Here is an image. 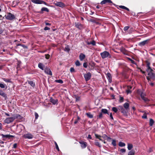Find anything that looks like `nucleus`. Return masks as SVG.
Returning a JSON list of instances; mask_svg holds the SVG:
<instances>
[{
	"mask_svg": "<svg viewBox=\"0 0 155 155\" xmlns=\"http://www.w3.org/2000/svg\"><path fill=\"white\" fill-rule=\"evenodd\" d=\"M150 63L149 62L147 63V71L148 73V76L147 77V78L149 80L151 79H153L155 77V74L152 73V70L150 67Z\"/></svg>",
	"mask_w": 155,
	"mask_h": 155,
	"instance_id": "1",
	"label": "nucleus"
},
{
	"mask_svg": "<svg viewBox=\"0 0 155 155\" xmlns=\"http://www.w3.org/2000/svg\"><path fill=\"white\" fill-rule=\"evenodd\" d=\"M100 54L103 59H104L107 57H109V58H111L110 54L109 52L106 51L101 53Z\"/></svg>",
	"mask_w": 155,
	"mask_h": 155,
	"instance_id": "2",
	"label": "nucleus"
},
{
	"mask_svg": "<svg viewBox=\"0 0 155 155\" xmlns=\"http://www.w3.org/2000/svg\"><path fill=\"white\" fill-rule=\"evenodd\" d=\"M5 18L8 20H12L15 18V16L12 14L10 13H7L5 16Z\"/></svg>",
	"mask_w": 155,
	"mask_h": 155,
	"instance_id": "3",
	"label": "nucleus"
},
{
	"mask_svg": "<svg viewBox=\"0 0 155 155\" xmlns=\"http://www.w3.org/2000/svg\"><path fill=\"white\" fill-rule=\"evenodd\" d=\"M31 1L33 3L36 4H43L47 6H48V4H47L45 2L41 0H31Z\"/></svg>",
	"mask_w": 155,
	"mask_h": 155,
	"instance_id": "4",
	"label": "nucleus"
},
{
	"mask_svg": "<svg viewBox=\"0 0 155 155\" xmlns=\"http://www.w3.org/2000/svg\"><path fill=\"white\" fill-rule=\"evenodd\" d=\"M23 137L25 139H31L34 136L32 134L28 133L24 134Z\"/></svg>",
	"mask_w": 155,
	"mask_h": 155,
	"instance_id": "5",
	"label": "nucleus"
},
{
	"mask_svg": "<svg viewBox=\"0 0 155 155\" xmlns=\"http://www.w3.org/2000/svg\"><path fill=\"white\" fill-rule=\"evenodd\" d=\"M54 4L56 6L60 7L61 8H63L65 6V4L62 2H55Z\"/></svg>",
	"mask_w": 155,
	"mask_h": 155,
	"instance_id": "6",
	"label": "nucleus"
},
{
	"mask_svg": "<svg viewBox=\"0 0 155 155\" xmlns=\"http://www.w3.org/2000/svg\"><path fill=\"white\" fill-rule=\"evenodd\" d=\"M91 76V74L90 72H88L84 75V77L86 81H87L90 79Z\"/></svg>",
	"mask_w": 155,
	"mask_h": 155,
	"instance_id": "7",
	"label": "nucleus"
},
{
	"mask_svg": "<svg viewBox=\"0 0 155 155\" xmlns=\"http://www.w3.org/2000/svg\"><path fill=\"white\" fill-rule=\"evenodd\" d=\"M14 120V118L13 117H8L5 120V122L7 124L13 122Z\"/></svg>",
	"mask_w": 155,
	"mask_h": 155,
	"instance_id": "8",
	"label": "nucleus"
},
{
	"mask_svg": "<svg viewBox=\"0 0 155 155\" xmlns=\"http://www.w3.org/2000/svg\"><path fill=\"white\" fill-rule=\"evenodd\" d=\"M79 143L81 144V147L82 148H85L87 146V143L85 142L80 141Z\"/></svg>",
	"mask_w": 155,
	"mask_h": 155,
	"instance_id": "9",
	"label": "nucleus"
},
{
	"mask_svg": "<svg viewBox=\"0 0 155 155\" xmlns=\"http://www.w3.org/2000/svg\"><path fill=\"white\" fill-rule=\"evenodd\" d=\"M107 3H112V2L110 0H104L101 2V4L103 5Z\"/></svg>",
	"mask_w": 155,
	"mask_h": 155,
	"instance_id": "10",
	"label": "nucleus"
},
{
	"mask_svg": "<svg viewBox=\"0 0 155 155\" xmlns=\"http://www.w3.org/2000/svg\"><path fill=\"white\" fill-rule=\"evenodd\" d=\"M45 72L47 74L51 75L52 74V72L50 69L49 68H46L45 69Z\"/></svg>",
	"mask_w": 155,
	"mask_h": 155,
	"instance_id": "11",
	"label": "nucleus"
},
{
	"mask_svg": "<svg viewBox=\"0 0 155 155\" xmlns=\"http://www.w3.org/2000/svg\"><path fill=\"white\" fill-rule=\"evenodd\" d=\"M50 101L53 104H57L58 100L57 99H54L52 98H51L50 99Z\"/></svg>",
	"mask_w": 155,
	"mask_h": 155,
	"instance_id": "12",
	"label": "nucleus"
},
{
	"mask_svg": "<svg viewBox=\"0 0 155 155\" xmlns=\"http://www.w3.org/2000/svg\"><path fill=\"white\" fill-rule=\"evenodd\" d=\"M85 57L86 56L85 54L81 53L79 55V58L81 61H82L85 58Z\"/></svg>",
	"mask_w": 155,
	"mask_h": 155,
	"instance_id": "13",
	"label": "nucleus"
},
{
	"mask_svg": "<svg viewBox=\"0 0 155 155\" xmlns=\"http://www.w3.org/2000/svg\"><path fill=\"white\" fill-rule=\"evenodd\" d=\"M120 109L121 110V112L124 115L127 114V112L123 108L122 106H120Z\"/></svg>",
	"mask_w": 155,
	"mask_h": 155,
	"instance_id": "14",
	"label": "nucleus"
},
{
	"mask_svg": "<svg viewBox=\"0 0 155 155\" xmlns=\"http://www.w3.org/2000/svg\"><path fill=\"white\" fill-rule=\"evenodd\" d=\"M14 120L16 119H18L20 120H21L22 118V117L18 114H16L14 117Z\"/></svg>",
	"mask_w": 155,
	"mask_h": 155,
	"instance_id": "15",
	"label": "nucleus"
},
{
	"mask_svg": "<svg viewBox=\"0 0 155 155\" xmlns=\"http://www.w3.org/2000/svg\"><path fill=\"white\" fill-rule=\"evenodd\" d=\"M144 94H143V93H142L141 94V98L143 100L147 102L148 101V99L147 98L145 97L144 96Z\"/></svg>",
	"mask_w": 155,
	"mask_h": 155,
	"instance_id": "16",
	"label": "nucleus"
},
{
	"mask_svg": "<svg viewBox=\"0 0 155 155\" xmlns=\"http://www.w3.org/2000/svg\"><path fill=\"white\" fill-rule=\"evenodd\" d=\"M86 43L88 45L91 44L93 45H96L95 41L94 40H93L91 41H86Z\"/></svg>",
	"mask_w": 155,
	"mask_h": 155,
	"instance_id": "17",
	"label": "nucleus"
},
{
	"mask_svg": "<svg viewBox=\"0 0 155 155\" xmlns=\"http://www.w3.org/2000/svg\"><path fill=\"white\" fill-rule=\"evenodd\" d=\"M132 87L131 86H127V89L126 90V92L127 94L130 93L131 92V91L130 90L132 88Z\"/></svg>",
	"mask_w": 155,
	"mask_h": 155,
	"instance_id": "18",
	"label": "nucleus"
},
{
	"mask_svg": "<svg viewBox=\"0 0 155 155\" xmlns=\"http://www.w3.org/2000/svg\"><path fill=\"white\" fill-rule=\"evenodd\" d=\"M124 107L126 110H127L129 109V104L127 103H126L124 104Z\"/></svg>",
	"mask_w": 155,
	"mask_h": 155,
	"instance_id": "19",
	"label": "nucleus"
},
{
	"mask_svg": "<svg viewBox=\"0 0 155 155\" xmlns=\"http://www.w3.org/2000/svg\"><path fill=\"white\" fill-rule=\"evenodd\" d=\"M2 137L3 138L5 137V138H10V137H13L14 136L12 135H5L3 134H2L1 135Z\"/></svg>",
	"mask_w": 155,
	"mask_h": 155,
	"instance_id": "20",
	"label": "nucleus"
},
{
	"mask_svg": "<svg viewBox=\"0 0 155 155\" xmlns=\"http://www.w3.org/2000/svg\"><path fill=\"white\" fill-rule=\"evenodd\" d=\"M120 50L123 54H127V50L124 48H121Z\"/></svg>",
	"mask_w": 155,
	"mask_h": 155,
	"instance_id": "21",
	"label": "nucleus"
},
{
	"mask_svg": "<svg viewBox=\"0 0 155 155\" xmlns=\"http://www.w3.org/2000/svg\"><path fill=\"white\" fill-rule=\"evenodd\" d=\"M101 112L102 113H103L104 114H107L109 115V114L108 113V111L107 109H102L101 110Z\"/></svg>",
	"mask_w": 155,
	"mask_h": 155,
	"instance_id": "22",
	"label": "nucleus"
},
{
	"mask_svg": "<svg viewBox=\"0 0 155 155\" xmlns=\"http://www.w3.org/2000/svg\"><path fill=\"white\" fill-rule=\"evenodd\" d=\"M38 67L42 70H44V66L43 64L41 63H39L38 64Z\"/></svg>",
	"mask_w": 155,
	"mask_h": 155,
	"instance_id": "23",
	"label": "nucleus"
},
{
	"mask_svg": "<svg viewBox=\"0 0 155 155\" xmlns=\"http://www.w3.org/2000/svg\"><path fill=\"white\" fill-rule=\"evenodd\" d=\"M147 40L143 41H142V42L140 43L139 45L140 46L144 45L147 43Z\"/></svg>",
	"mask_w": 155,
	"mask_h": 155,
	"instance_id": "24",
	"label": "nucleus"
},
{
	"mask_svg": "<svg viewBox=\"0 0 155 155\" xmlns=\"http://www.w3.org/2000/svg\"><path fill=\"white\" fill-rule=\"evenodd\" d=\"M133 146L132 144L130 143H128L127 148L128 150H131L133 148Z\"/></svg>",
	"mask_w": 155,
	"mask_h": 155,
	"instance_id": "25",
	"label": "nucleus"
},
{
	"mask_svg": "<svg viewBox=\"0 0 155 155\" xmlns=\"http://www.w3.org/2000/svg\"><path fill=\"white\" fill-rule=\"evenodd\" d=\"M118 145L120 147H123L125 146V144L122 142H120L118 143Z\"/></svg>",
	"mask_w": 155,
	"mask_h": 155,
	"instance_id": "26",
	"label": "nucleus"
},
{
	"mask_svg": "<svg viewBox=\"0 0 155 155\" xmlns=\"http://www.w3.org/2000/svg\"><path fill=\"white\" fill-rule=\"evenodd\" d=\"M119 7L120 8L124 9L127 10L128 11H129V9L128 8H127V7L123 5H120L119 6Z\"/></svg>",
	"mask_w": 155,
	"mask_h": 155,
	"instance_id": "27",
	"label": "nucleus"
},
{
	"mask_svg": "<svg viewBox=\"0 0 155 155\" xmlns=\"http://www.w3.org/2000/svg\"><path fill=\"white\" fill-rule=\"evenodd\" d=\"M41 11H46L47 12H49V9L47 8L46 7H43L41 9Z\"/></svg>",
	"mask_w": 155,
	"mask_h": 155,
	"instance_id": "28",
	"label": "nucleus"
},
{
	"mask_svg": "<svg viewBox=\"0 0 155 155\" xmlns=\"http://www.w3.org/2000/svg\"><path fill=\"white\" fill-rule=\"evenodd\" d=\"M87 116L90 118H92L93 117V115L91 114V113H86Z\"/></svg>",
	"mask_w": 155,
	"mask_h": 155,
	"instance_id": "29",
	"label": "nucleus"
},
{
	"mask_svg": "<svg viewBox=\"0 0 155 155\" xmlns=\"http://www.w3.org/2000/svg\"><path fill=\"white\" fill-rule=\"evenodd\" d=\"M0 95L2 96L5 97L6 96V95L5 93L3 92V91L1 90L0 89Z\"/></svg>",
	"mask_w": 155,
	"mask_h": 155,
	"instance_id": "30",
	"label": "nucleus"
},
{
	"mask_svg": "<svg viewBox=\"0 0 155 155\" xmlns=\"http://www.w3.org/2000/svg\"><path fill=\"white\" fill-rule=\"evenodd\" d=\"M2 79L6 82H11V79H7L5 78H2Z\"/></svg>",
	"mask_w": 155,
	"mask_h": 155,
	"instance_id": "31",
	"label": "nucleus"
},
{
	"mask_svg": "<svg viewBox=\"0 0 155 155\" xmlns=\"http://www.w3.org/2000/svg\"><path fill=\"white\" fill-rule=\"evenodd\" d=\"M128 155H135V151L132 150L130 151L128 153Z\"/></svg>",
	"mask_w": 155,
	"mask_h": 155,
	"instance_id": "32",
	"label": "nucleus"
},
{
	"mask_svg": "<svg viewBox=\"0 0 155 155\" xmlns=\"http://www.w3.org/2000/svg\"><path fill=\"white\" fill-rule=\"evenodd\" d=\"M102 113L101 112L99 114V115L97 116V119H101L102 118Z\"/></svg>",
	"mask_w": 155,
	"mask_h": 155,
	"instance_id": "33",
	"label": "nucleus"
},
{
	"mask_svg": "<svg viewBox=\"0 0 155 155\" xmlns=\"http://www.w3.org/2000/svg\"><path fill=\"white\" fill-rule=\"evenodd\" d=\"M28 83L33 87H34L35 85V83L32 81H28Z\"/></svg>",
	"mask_w": 155,
	"mask_h": 155,
	"instance_id": "34",
	"label": "nucleus"
},
{
	"mask_svg": "<svg viewBox=\"0 0 155 155\" xmlns=\"http://www.w3.org/2000/svg\"><path fill=\"white\" fill-rule=\"evenodd\" d=\"M5 87L6 88L7 87V86L5 84H3L2 83L0 84V87L1 88H5Z\"/></svg>",
	"mask_w": 155,
	"mask_h": 155,
	"instance_id": "35",
	"label": "nucleus"
},
{
	"mask_svg": "<svg viewBox=\"0 0 155 155\" xmlns=\"http://www.w3.org/2000/svg\"><path fill=\"white\" fill-rule=\"evenodd\" d=\"M95 144L96 146H97L100 147H101V146L100 144V143L98 142H97V141H96L95 142Z\"/></svg>",
	"mask_w": 155,
	"mask_h": 155,
	"instance_id": "36",
	"label": "nucleus"
},
{
	"mask_svg": "<svg viewBox=\"0 0 155 155\" xmlns=\"http://www.w3.org/2000/svg\"><path fill=\"white\" fill-rule=\"evenodd\" d=\"M112 144L114 147H115L116 146V141L115 140H112Z\"/></svg>",
	"mask_w": 155,
	"mask_h": 155,
	"instance_id": "37",
	"label": "nucleus"
},
{
	"mask_svg": "<svg viewBox=\"0 0 155 155\" xmlns=\"http://www.w3.org/2000/svg\"><path fill=\"white\" fill-rule=\"evenodd\" d=\"M154 123V121L152 119H150V126H152Z\"/></svg>",
	"mask_w": 155,
	"mask_h": 155,
	"instance_id": "38",
	"label": "nucleus"
},
{
	"mask_svg": "<svg viewBox=\"0 0 155 155\" xmlns=\"http://www.w3.org/2000/svg\"><path fill=\"white\" fill-rule=\"evenodd\" d=\"M55 82L57 83H58L61 84H62L63 83V81L61 79L56 80L55 81Z\"/></svg>",
	"mask_w": 155,
	"mask_h": 155,
	"instance_id": "39",
	"label": "nucleus"
},
{
	"mask_svg": "<svg viewBox=\"0 0 155 155\" xmlns=\"http://www.w3.org/2000/svg\"><path fill=\"white\" fill-rule=\"evenodd\" d=\"M112 110L115 113H117L118 111V109L116 107H113L112 108Z\"/></svg>",
	"mask_w": 155,
	"mask_h": 155,
	"instance_id": "40",
	"label": "nucleus"
},
{
	"mask_svg": "<svg viewBox=\"0 0 155 155\" xmlns=\"http://www.w3.org/2000/svg\"><path fill=\"white\" fill-rule=\"evenodd\" d=\"M75 64L77 66H79L80 65V62L78 60H77L76 61Z\"/></svg>",
	"mask_w": 155,
	"mask_h": 155,
	"instance_id": "41",
	"label": "nucleus"
},
{
	"mask_svg": "<svg viewBox=\"0 0 155 155\" xmlns=\"http://www.w3.org/2000/svg\"><path fill=\"white\" fill-rule=\"evenodd\" d=\"M54 144H55V146H56V148L57 149V150L59 151V147H58V146L57 144V143H56V142H54Z\"/></svg>",
	"mask_w": 155,
	"mask_h": 155,
	"instance_id": "42",
	"label": "nucleus"
},
{
	"mask_svg": "<svg viewBox=\"0 0 155 155\" xmlns=\"http://www.w3.org/2000/svg\"><path fill=\"white\" fill-rule=\"evenodd\" d=\"M35 119H38V115L37 113L36 112H35Z\"/></svg>",
	"mask_w": 155,
	"mask_h": 155,
	"instance_id": "43",
	"label": "nucleus"
},
{
	"mask_svg": "<svg viewBox=\"0 0 155 155\" xmlns=\"http://www.w3.org/2000/svg\"><path fill=\"white\" fill-rule=\"evenodd\" d=\"M129 27L128 26H125L124 27V31H126L129 28Z\"/></svg>",
	"mask_w": 155,
	"mask_h": 155,
	"instance_id": "44",
	"label": "nucleus"
},
{
	"mask_svg": "<svg viewBox=\"0 0 155 155\" xmlns=\"http://www.w3.org/2000/svg\"><path fill=\"white\" fill-rule=\"evenodd\" d=\"M120 151L122 153H124L126 152V149H121L120 150Z\"/></svg>",
	"mask_w": 155,
	"mask_h": 155,
	"instance_id": "45",
	"label": "nucleus"
},
{
	"mask_svg": "<svg viewBox=\"0 0 155 155\" xmlns=\"http://www.w3.org/2000/svg\"><path fill=\"white\" fill-rule=\"evenodd\" d=\"M45 58L46 59H49L50 58V55L49 54H47L45 55Z\"/></svg>",
	"mask_w": 155,
	"mask_h": 155,
	"instance_id": "46",
	"label": "nucleus"
},
{
	"mask_svg": "<svg viewBox=\"0 0 155 155\" xmlns=\"http://www.w3.org/2000/svg\"><path fill=\"white\" fill-rule=\"evenodd\" d=\"M124 98L123 97H120V102H122L123 101Z\"/></svg>",
	"mask_w": 155,
	"mask_h": 155,
	"instance_id": "47",
	"label": "nucleus"
},
{
	"mask_svg": "<svg viewBox=\"0 0 155 155\" xmlns=\"http://www.w3.org/2000/svg\"><path fill=\"white\" fill-rule=\"evenodd\" d=\"M87 63L86 62L84 63L83 64V66L85 68H87Z\"/></svg>",
	"mask_w": 155,
	"mask_h": 155,
	"instance_id": "48",
	"label": "nucleus"
},
{
	"mask_svg": "<svg viewBox=\"0 0 155 155\" xmlns=\"http://www.w3.org/2000/svg\"><path fill=\"white\" fill-rule=\"evenodd\" d=\"M4 143V142L3 141L0 142V146L2 147H3L4 146L3 145Z\"/></svg>",
	"mask_w": 155,
	"mask_h": 155,
	"instance_id": "49",
	"label": "nucleus"
},
{
	"mask_svg": "<svg viewBox=\"0 0 155 155\" xmlns=\"http://www.w3.org/2000/svg\"><path fill=\"white\" fill-rule=\"evenodd\" d=\"M70 49L68 46L65 48V50L66 51L68 52L70 51Z\"/></svg>",
	"mask_w": 155,
	"mask_h": 155,
	"instance_id": "50",
	"label": "nucleus"
},
{
	"mask_svg": "<svg viewBox=\"0 0 155 155\" xmlns=\"http://www.w3.org/2000/svg\"><path fill=\"white\" fill-rule=\"evenodd\" d=\"M142 118L144 119H146L147 118V116L146 114H144L142 116Z\"/></svg>",
	"mask_w": 155,
	"mask_h": 155,
	"instance_id": "51",
	"label": "nucleus"
},
{
	"mask_svg": "<svg viewBox=\"0 0 155 155\" xmlns=\"http://www.w3.org/2000/svg\"><path fill=\"white\" fill-rule=\"evenodd\" d=\"M70 71L71 72H74L75 71L74 69L73 68H70Z\"/></svg>",
	"mask_w": 155,
	"mask_h": 155,
	"instance_id": "52",
	"label": "nucleus"
},
{
	"mask_svg": "<svg viewBox=\"0 0 155 155\" xmlns=\"http://www.w3.org/2000/svg\"><path fill=\"white\" fill-rule=\"evenodd\" d=\"M107 76L109 77V79H110L111 78V76L110 74L109 73H107Z\"/></svg>",
	"mask_w": 155,
	"mask_h": 155,
	"instance_id": "53",
	"label": "nucleus"
},
{
	"mask_svg": "<svg viewBox=\"0 0 155 155\" xmlns=\"http://www.w3.org/2000/svg\"><path fill=\"white\" fill-rule=\"evenodd\" d=\"M95 137L99 139V138H100L101 137V136L100 135H98L97 134H95Z\"/></svg>",
	"mask_w": 155,
	"mask_h": 155,
	"instance_id": "54",
	"label": "nucleus"
},
{
	"mask_svg": "<svg viewBox=\"0 0 155 155\" xmlns=\"http://www.w3.org/2000/svg\"><path fill=\"white\" fill-rule=\"evenodd\" d=\"M110 117L111 119L112 120H113L114 119L112 113H110Z\"/></svg>",
	"mask_w": 155,
	"mask_h": 155,
	"instance_id": "55",
	"label": "nucleus"
},
{
	"mask_svg": "<svg viewBox=\"0 0 155 155\" xmlns=\"http://www.w3.org/2000/svg\"><path fill=\"white\" fill-rule=\"evenodd\" d=\"M102 137L105 139H106V138H107V136L106 135L104 134V135H103Z\"/></svg>",
	"mask_w": 155,
	"mask_h": 155,
	"instance_id": "56",
	"label": "nucleus"
},
{
	"mask_svg": "<svg viewBox=\"0 0 155 155\" xmlns=\"http://www.w3.org/2000/svg\"><path fill=\"white\" fill-rule=\"evenodd\" d=\"M49 28L48 27H45L44 28V30H47L49 29Z\"/></svg>",
	"mask_w": 155,
	"mask_h": 155,
	"instance_id": "57",
	"label": "nucleus"
},
{
	"mask_svg": "<svg viewBox=\"0 0 155 155\" xmlns=\"http://www.w3.org/2000/svg\"><path fill=\"white\" fill-rule=\"evenodd\" d=\"M130 59L131 62V63L132 64H135V61L134 60L131 59L130 58Z\"/></svg>",
	"mask_w": 155,
	"mask_h": 155,
	"instance_id": "58",
	"label": "nucleus"
},
{
	"mask_svg": "<svg viewBox=\"0 0 155 155\" xmlns=\"http://www.w3.org/2000/svg\"><path fill=\"white\" fill-rule=\"evenodd\" d=\"M87 138L90 139H92V137L90 134L88 135Z\"/></svg>",
	"mask_w": 155,
	"mask_h": 155,
	"instance_id": "59",
	"label": "nucleus"
},
{
	"mask_svg": "<svg viewBox=\"0 0 155 155\" xmlns=\"http://www.w3.org/2000/svg\"><path fill=\"white\" fill-rule=\"evenodd\" d=\"M17 147V144L16 143H15L13 145V148H16Z\"/></svg>",
	"mask_w": 155,
	"mask_h": 155,
	"instance_id": "60",
	"label": "nucleus"
},
{
	"mask_svg": "<svg viewBox=\"0 0 155 155\" xmlns=\"http://www.w3.org/2000/svg\"><path fill=\"white\" fill-rule=\"evenodd\" d=\"M2 124L1 123H0V130L2 129Z\"/></svg>",
	"mask_w": 155,
	"mask_h": 155,
	"instance_id": "61",
	"label": "nucleus"
},
{
	"mask_svg": "<svg viewBox=\"0 0 155 155\" xmlns=\"http://www.w3.org/2000/svg\"><path fill=\"white\" fill-rule=\"evenodd\" d=\"M46 25H51L50 24V23H46Z\"/></svg>",
	"mask_w": 155,
	"mask_h": 155,
	"instance_id": "62",
	"label": "nucleus"
},
{
	"mask_svg": "<svg viewBox=\"0 0 155 155\" xmlns=\"http://www.w3.org/2000/svg\"><path fill=\"white\" fill-rule=\"evenodd\" d=\"M79 25H78V24H77V25H75V26H76L77 28H78L79 27Z\"/></svg>",
	"mask_w": 155,
	"mask_h": 155,
	"instance_id": "63",
	"label": "nucleus"
},
{
	"mask_svg": "<svg viewBox=\"0 0 155 155\" xmlns=\"http://www.w3.org/2000/svg\"><path fill=\"white\" fill-rule=\"evenodd\" d=\"M107 140L108 139H111V138L110 137H108L107 136Z\"/></svg>",
	"mask_w": 155,
	"mask_h": 155,
	"instance_id": "64",
	"label": "nucleus"
}]
</instances>
